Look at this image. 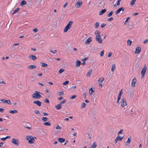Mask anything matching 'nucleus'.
<instances>
[{
    "label": "nucleus",
    "mask_w": 148,
    "mask_h": 148,
    "mask_svg": "<svg viewBox=\"0 0 148 148\" xmlns=\"http://www.w3.org/2000/svg\"><path fill=\"white\" fill-rule=\"evenodd\" d=\"M139 64H138V63H137L136 64V65L135 66V67L136 68H139Z\"/></svg>",
    "instance_id": "64"
},
{
    "label": "nucleus",
    "mask_w": 148,
    "mask_h": 148,
    "mask_svg": "<svg viewBox=\"0 0 148 148\" xmlns=\"http://www.w3.org/2000/svg\"><path fill=\"white\" fill-rule=\"evenodd\" d=\"M55 107L57 110H59L61 108L62 106L60 103H59L57 105L55 106Z\"/></svg>",
    "instance_id": "17"
},
{
    "label": "nucleus",
    "mask_w": 148,
    "mask_h": 148,
    "mask_svg": "<svg viewBox=\"0 0 148 148\" xmlns=\"http://www.w3.org/2000/svg\"><path fill=\"white\" fill-rule=\"evenodd\" d=\"M35 92L33 93L32 95V97L33 99H38L40 98L41 97V95L40 94L42 93L38 91H35Z\"/></svg>",
    "instance_id": "1"
},
{
    "label": "nucleus",
    "mask_w": 148,
    "mask_h": 148,
    "mask_svg": "<svg viewBox=\"0 0 148 148\" xmlns=\"http://www.w3.org/2000/svg\"><path fill=\"white\" fill-rule=\"evenodd\" d=\"M112 55V53L111 52H109L108 53V57H110Z\"/></svg>",
    "instance_id": "62"
},
{
    "label": "nucleus",
    "mask_w": 148,
    "mask_h": 148,
    "mask_svg": "<svg viewBox=\"0 0 148 148\" xmlns=\"http://www.w3.org/2000/svg\"><path fill=\"white\" fill-rule=\"evenodd\" d=\"M95 40L98 42L99 43H101L102 42V40L100 36H97L95 37Z\"/></svg>",
    "instance_id": "5"
},
{
    "label": "nucleus",
    "mask_w": 148,
    "mask_h": 148,
    "mask_svg": "<svg viewBox=\"0 0 148 148\" xmlns=\"http://www.w3.org/2000/svg\"><path fill=\"white\" fill-rule=\"evenodd\" d=\"M58 140L61 143H62L65 141V139L63 138H59Z\"/></svg>",
    "instance_id": "19"
},
{
    "label": "nucleus",
    "mask_w": 148,
    "mask_h": 148,
    "mask_svg": "<svg viewBox=\"0 0 148 148\" xmlns=\"http://www.w3.org/2000/svg\"><path fill=\"white\" fill-rule=\"evenodd\" d=\"M66 101V99H64L63 101H61L59 103L61 106L62 105L64 104Z\"/></svg>",
    "instance_id": "39"
},
{
    "label": "nucleus",
    "mask_w": 148,
    "mask_h": 148,
    "mask_svg": "<svg viewBox=\"0 0 148 148\" xmlns=\"http://www.w3.org/2000/svg\"><path fill=\"white\" fill-rule=\"evenodd\" d=\"M4 110V109L2 108H0V112H3Z\"/></svg>",
    "instance_id": "59"
},
{
    "label": "nucleus",
    "mask_w": 148,
    "mask_h": 148,
    "mask_svg": "<svg viewBox=\"0 0 148 148\" xmlns=\"http://www.w3.org/2000/svg\"><path fill=\"white\" fill-rule=\"evenodd\" d=\"M56 51H57V50H54V51H52V50H51L50 51V52H51L53 54H55V53L56 52Z\"/></svg>",
    "instance_id": "58"
},
{
    "label": "nucleus",
    "mask_w": 148,
    "mask_h": 148,
    "mask_svg": "<svg viewBox=\"0 0 148 148\" xmlns=\"http://www.w3.org/2000/svg\"><path fill=\"white\" fill-rule=\"evenodd\" d=\"M38 30L37 28H35L34 29L33 31L34 32H36L38 31Z\"/></svg>",
    "instance_id": "57"
},
{
    "label": "nucleus",
    "mask_w": 148,
    "mask_h": 148,
    "mask_svg": "<svg viewBox=\"0 0 148 148\" xmlns=\"http://www.w3.org/2000/svg\"><path fill=\"white\" fill-rule=\"evenodd\" d=\"M27 3L24 0H23L20 3V5L23 6Z\"/></svg>",
    "instance_id": "24"
},
{
    "label": "nucleus",
    "mask_w": 148,
    "mask_h": 148,
    "mask_svg": "<svg viewBox=\"0 0 148 148\" xmlns=\"http://www.w3.org/2000/svg\"><path fill=\"white\" fill-rule=\"evenodd\" d=\"M116 67V65L115 64H113L112 65V67L111 69V71L113 72L114 71Z\"/></svg>",
    "instance_id": "25"
},
{
    "label": "nucleus",
    "mask_w": 148,
    "mask_h": 148,
    "mask_svg": "<svg viewBox=\"0 0 148 148\" xmlns=\"http://www.w3.org/2000/svg\"><path fill=\"white\" fill-rule=\"evenodd\" d=\"M130 18V17H128L127 18L126 20H125L124 23V24L125 25H126L127 24L128 22V20Z\"/></svg>",
    "instance_id": "31"
},
{
    "label": "nucleus",
    "mask_w": 148,
    "mask_h": 148,
    "mask_svg": "<svg viewBox=\"0 0 148 148\" xmlns=\"http://www.w3.org/2000/svg\"><path fill=\"white\" fill-rule=\"evenodd\" d=\"M24 127L25 128H26L29 129L30 130H32V127H28V126H24Z\"/></svg>",
    "instance_id": "56"
},
{
    "label": "nucleus",
    "mask_w": 148,
    "mask_h": 148,
    "mask_svg": "<svg viewBox=\"0 0 148 148\" xmlns=\"http://www.w3.org/2000/svg\"><path fill=\"white\" fill-rule=\"evenodd\" d=\"M92 70L90 69V71L87 73V75L89 77H90V75L92 72Z\"/></svg>",
    "instance_id": "32"
},
{
    "label": "nucleus",
    "mask_w": 148,
    "mask_h": 148,
    "mask_svg": "<svg viewBox=\"0 0 148 148\" xmlns=\"http://www.w3.org/2000/svg\"><path fill=\"white\" fill-rule=\"evenodd\" d=\"M45 102L47 103H49V100L47 99H46L45 100Z\"/></svg>",
    "instance_id": "53"
},
{
    "label": "nucleus",
    "mask_w": 148,
    "mask_h": 148,
    "mask_svg": "<svg viewBox=\"0 0 148 148\" xmlns=\"http://www.w3.org/2000/svg\"><path fill=\"white\" fill-rule=\"evenodd\" d=\"M106 25V24L102 23L101 25V27L102 28H103Z\"/></svg>",
    "instance_id": "48"
},
{
    "label": "nucleus",
    "mask_w": 148,
    "mask_h": 148,
    "mask_svg": "<svg viewBox=\"0 0 148 148\" xmlns=\"http://www.w3.org/2000/svg\"><path fill=\"white\" fill-rule=\"evenodd\" d=\"M121 1V0H118L116 3L114 5V6L115 7L116 6L119 5H120V2Z\"/></svg>",
    "instance_id": "30"
},
{
    "label": "nucleus",
    "mask_w": 148,
    "mask_h": 148,
    "mask_svg": "<svg viewBox=\"0 0 148 148\" xmlns=\"http://www.w3.org/2000/svg\"><path fill=\"white\" fill-rule=\"evenodd\" d=\"M135 3V2L134 1H132L130 3V5L131 6L133 5Z\"/></svg>",
    "instance_id": "47"
},
{
    "label": "nucleus",
    "mask_w": 148,
    "mask_h": 148,
    "mask_svg": "<svg viewBox=\"0 0 148 148\" xmlns=\"http://www.w3.org/2000/svg\"><path fill=\"white\" fill-rule=\"evenodd\" d=\"M12 143L16 146H18L19 145V141L18 139L15 138H13L12 140Z\"/></svg>",
    "instance_id": "4"
},
{
    "label": "nucleus",
    "mask_w": 148,
    "mask_h": 148,
    "mask_svg": "<svg viewBox=\"0 0 148 148\" xmlns=\"http://www.w3.org/2000/svg\"><path fill=\"white\" fill-rule=\"evenodd\" d=\"M82 4V2L81 1H78L75 5V6L77 8H80Z\"/></svg>",
    "instance_id": "9"
},
{
    "label": "nucleus",
    "mask_w": 148,
    "mask_h": 148,
    "mask_svg": "<svg viewBox=\"0 0 148 148\" xmlns=\"http://www.w3.org/2000/svg\"><path fill=\"white\" fill-rule=\"evenodd\" d=\"M28 68L30 69H34L36 68V66L34 65H30L28 66Z\"/></svg>",
    "instance_id": "22"
},
{
    "label": "nucleus",
    "mask_w": 148,
    "mask_h": 148,
    "mask_svg": "<svg viewBox=\"0 0 148 148\" xmlns=\"http://www.w3.org/2000/svg\"><path fill=\"white\" fill-rule=\"evenodd\" d=\"M26 139L28 140V143L30 144H33L34 143V140L32 136H27L26 137Z\"/></svg>",
    "instance_id": "3"
},
{
    "label": "nucleus",
    "mask_w": 148,
    "mask_h": 148,
    "mask_svg": "<svg viewBox=\"0 0 148 148\" xmlns=\"http://www.w3.org/2000/svg\"><path fill=\"white\" fill-rule=\"evenodd\" d=\"M29 58L32 59L33 60H34L37 59V57L34 55H31L29 56Z\"/></svg>",
    "instance_id": "16"
},
{
    "label": "nucleus",
    "mask_w": 148,
    "mask_h": 148,
    "mask_svg": "<svg viewBox=\"0 0 148 148\" xmlns=\"http://www.w3.org/2000/svg\"><path fill=\"white\" fill-rule=\"evenodd\" d=\"M34 112L36 114H40L38 110H34Z\"/></svg>",
    "instance_id": "52"
},
{
    "label": "nucleus",
    "mask_w": 148,
    "mask_h": 148,
    "mask_svg": "<svg viewBox=\"0 0 148 148\" xmlns=\"http://www.w3.org/2000/svg\"><path fill=\"white\" fill-rule=\"evenodd\" d=\"M113 13V11H111L107 15V16L108 17H110L111 16Z\"/></svg>",
    "instance_id": "37"
},
{
    "label": "nucleus",
    "mask_w": 148,
    "mask_h": 148,
    "mask_svg": "<svg viewBox=\"0 0 148 148\" xmlns=\"http://www.w3.org/2000/svg\"><path fill=\"white\" fill-rule=\"evenodd\" d=\"M6 103L10 105L11 104V102L10 100H6Z\"/></svg>",
    "instance_id": "45"
},
{
    "label": "nucleus",
    "mask_w": 148,
    "mask_h": 148,
    "mask_svg": "<svg viewBox=\"0 0 148 148\" xmlns=\"http://www.w3.org/2000/svg\"><path fill=\"white\" fill-rule=\"evenodd\" d=\"M59 93L58 95L61 96L63 94H64V92L63 91H61L58 92Z\"/></svg>",
    "instance_id": "44"
},
{
    "label": "nucleus",
    "mask_w": 148,
    "mask_h": 148,
    "mask_svg": "<svg viewBox=\"0 0 148 148\" xmlns=\"http://www.w3.org/2000/svg\"><path fill=\"white\" fill-rule=\"evenodd\" d=\"M9 112L11 114H14L18 113V110H10L9 111Z\"/></svg>",
    "instance_id": "20"
},
{
    "label": "nucleus",
    "mask_w": 148,
    "mask_h": 148,
    "mask_svg": "<svg viewBox=\"0 0 148 148\" xmlns=\"http://www.w3.org/2000/svg\"><path fill=\"white\" fill-rule=\"evenodd\" d=\"M20 10V8H18L16 9H15L14 10L13 12L12 13V14L14 15V14Z\"/></svg>",
    "instance_id": "27"
},
{
    "label": "nucleus",
    "mask_w": 148,
    "mask_h": 148,
    "mask_svg": "<svg viewBox=\"0 0 148 148\" xmlns=\"http://www.w3.org/2000/svg\"><path fill=\"white\" fill-rule=\"evenodd\" d=\"M123 131V129L121 130H120V131L118 133V134H121L122 133Z\"/></svg>",
    "instance_id": "61"
},
{
    "label": "nucleus",
    "mask_w": 148,
    "mask_h": 148,
    "mask_svg": "<svg viewBox=\"0 0 148 148\" xmlns=\"http://www.w3.org/2000/svg\"><path fill=\"white\" fill-rule=\"evenodd\" d=\"M141 51V47H136L135 51V53L136 54H139Z\"/></svg>",
    "instance_id": "6"
},
{
    "label": "nucleus",
    "mask_w": 148,
    "mask_h": 148,
    "mask_svg": "<svg viewBox=\"0 0 148 148\" xmlns=\"http://www.w3.org/2000/svg\"><path fill=\"white\" fill-rule=\"evenodd\" d=\"M81 64V62L79 60H77L76 61L75 66L77 68L79 67Z\"/></svg>",
    "instance_id": "13"
},
{
    "label": "nucleus",
    "mask_w": 148,
    "mask_h": 148,
    "mask_svg": "<svg viewBox=\"0 0 148 148\" xmlns=\"http://www.w3.org/2000/svg\"><path fill=\"white\" fill-rule=\"evenodd\" d=\"M121 102V106L123 107H124L127 105L126 101L124 98H123L122 99Z\"/></svg>",
    "instance_id": "7"
},
{
    "label": "nucleus",
    "mask_w": 148,
    "mask_h": 148,
    "mask_svg": "<svg viewBox=\"0 0 148 148\" xmlns=\"http://www.w3.org/2000/svg\"><path fill=\"white\" fill-rule=\"evenodd\" d=\"M73 22L72 21H70L69 22L67 25H66L64 29V32H66L70 29L71 27V25L73 24Z\"/></svg>",
    "instance_id": "2"
},
{
    "label": "nucleus",
    "mask_w": 148,
    "mask_h": 148,
    "mask_svg": "<svg viewBox=\"0 0 148 148\" xmlns=\"http://www.w3.org/2000/svg\"><path fill=\"white\" fill-rule=\"evenodd\" d=\"M69 83V81L67 80V81H65L64 82H63V83L62 84L64 85H65L68 84Z\"/></svg>",
    "instance_id": "43"
},
{
    "label": "nucleus",
    "mask_w": 148,
    "mask_h": 148,
    "mask_svg": "<svg viewBox=\"0 0 148 148\" xmlns=\"http://www.w3.org/2000/svg\"><path fill=\"white\" fill-rule=\"evenodd\" d=\"M92 37H90L88 38L87 41L85 43V44H89L91 41H92Z\"/></svg>",
    "instance_id": "15"
},
{
    "label": "nucleus",
    "mask_w": 148,
    "mask_h": 148,
    "mask_svg": "<svg viewBox=\"0 0 148 148\" xmlns=\"http://www.w3.org/2000/svg\"><path fill=\"white\" fill-rule=\"evenodd\" d=\"M62 127H60L59 126L57 125L56 127V129H61Z\"/></svg>",
    "instance_id": "46"
},
{
    "label": "nucleus",
    "mask_w": 148,
    "mask_h": 148,
    "mask_svg": "<svg viewBox=\"0 0 148 148\" xmlns=\"http://www.w3.org/2000/svg\"><path fill=\"white\" fill-rule=\"evenodd\" d=\"M99 25V23L98 22H97L95 24V29H97Z\"/></svg>",
    "instance_id": "35"
},
{
    "label": "nucleus",
    "mask_w": 148,
    "mask_h": 148,
    "mask_svg": "<svg viewBox=\"0 0 148 148\" xmlns=\"http://www.w3.org/2000/svg\"><path fill=\"white\" fill-rule=\"evenodd\" d=\"M104 79L103 78H100L98 80L99 83H101L104 80Z\"/></svg>",
    "instance_id": "40"
},
{
    "label": "nucleus",
    "mask_w": 148,
    "mask_h": 148,
    "mask_svg": "<svg viewBox=\"0 0 148 148\" xmlns=\"http://www.w3.org/2000/svg\"><path fill=\"white\" fill-rule=\"evenodd\" d=\"M65 71V70L63 69V68H62L60 69L59 71V74L62 73L63 72Z\"/></svg>",
    "instance_id": "36"
},
{
    "label": "nucleus",
    "mask_w": 148,
    "mask_h": 148,
    "mask_svg": "<svg viewBox=\"0 0 148 148\" xmlns=\"http://www.w3.org/2000/svg\"><path fill=\"white\" fill-rule=\"evenodd\" d=\"M117 137L118 138V140H119L120 141H121L123 139V136L122 137L120 136L119 135Z\"/></svg>",
    "instance_id": "34"
},
{
    "label": "nucleus",
    "mask_w": 148,
    "mask_h": 148,
    "mask_svg": "<svg viewBox=\"0 0 148 148\" xmlns=\"http://www.w3.org/2000/svg\"><path fill=\"white\" fill-rule=\"evenodd\" d=\"M123 92L122 91V89L120 91V92L118 95H119V96H121V95H122L123 94Z\"/></svg>",
    "instance_id": "51"
},
{
    "label": "nucleus",
    "mask_w": 148,
    "mask_h": 148,
    "mask_svg": "<svg viewBox=\"0 0 148 148\" xmlns=\"http://www.w3.org/2000/svg\"><path fill=\"white\" fill-rule=\"evenodd\" d=\"M104 51L103 50V51H102L101 52V53H100V56L101 57L104 54Z\"/></svg>",
    "instance_id": "49"
},
{
    "label": "nucleus",
    "mask_w": 148,
    "mask_h": 148,
    "mask_svg": "<svg viewBox=\"0 0 148 148\" xmlns=\"http://www.w3.org/2000/svg\"><path fill=\"white\" fill-rule=\"evenodd\" d=\"M42 121L44 122H45L47 121L48 119L46 117H43L42 118Z\"/></svg>",
    "instance_id": "38"
},
{
    "label": "nucleus",
    "mask_w": 148,
    "mask_h": 148,
    "mask_svg": "<svg viewBox=\"0 0 148 148\" xmlns=\"http://www.w3.org/2000/svg\"><path fill=\"white\" fill-rule=\"evenodd\" d=\"M106 11V9L102 10L100 12L99 15H101L105 12Z\"/></svg>",
    "instance_id": "21"
},
{
    "label": "nucleus",
    "mask_w": 148,
    "mask_h": 148,
    "mask_svg": "<svg viewBox=\"0 0 148 148\" xmlns=\"http://www.w3.org/2000/svg\"><path fill=\"white\" fill-rule=\"evenodd\" d=\"M34 103L37 105L38 106H40L42 104V102L39 101H34L33 102Z\"/></svg>",
    "instance_id": "12"
},
{
    "label": "nucleus",
    "mask_w": 148,
    "mask_h": 148,
    "mask_svg": "<svg viewBox=\"0 0 148 148\" xmlns=\"http://www.w3.org/2000/svg\"><path fill=\"white\" fill-rule=\"evenodd\" d=\"M0 101L3 103H5L6 102V100L4 99H1Z\"/></svg>",
    "instance_id": "55"
},
{
    "label": "nucleus",
    "mask_w": 148,
    "mask_h": 148,
    "mask_svg": "<svg viewBox=\"0 0 148 148\" xmlns=\"http://www.w3.org/2000/svg\"><path fill=\"white\" fill-rule=\"evenodd\" d=\"M127 45L130 46L131 45L132 41L130 39H129L127 41Z\"/></svg>",
    "instance_id": "33"
},
{
    "label": "nucleus",
    "mask_w": 148,
    "mask_h": 148,
    "mask_svg": "<svg viewBox=\"0 0 148 148\" xmlns=\"http://www.w3.org/2000/svg\"><path fill=\"white\" fill-rule=\"evenodd\" d=\"M1 139L3 141H5L6 140V139L5 137H3L1 138Z\"/></svg>",
    "instance_id": "63"
},
{
    "label": "nucleus",
    "mask_w": 148,
    "mask_h": 148,
    "mask_svg": "<svg viewBox=\"0 0 148 148\" xmlns=\"http://www.w3.org/2000/svg\"><path fill=\"white\" fill-rule=\"evenodd\" d=\"M94 92V91L93 90L92 88H91L89 90V93L90 95H92V93Z\"/></svg>",
    "instance_id": "28"
},
{
    "label": "nucleus",
    "mask_w": 148,
    "mask_h": 148,
    "mask_svg": "<svg viewBox=\"0 0 148 148\" xmlns=\"http://www.w3.org/2000/svg\"><path fill=\"white\" fill-rule=\"evenodd\" d=\"M41 63L42 67H47V64L46 63L43 62H41Z\"/></svg>",
    "instance_id": "42"
},
{
    "label": "nucleus",
    "mask_w": 148,
    "mask_h": 148,
    "mask_svg": "<svg viewBox=\"0 0 148 148\" xmlns=\"http://www.w3.org/2000/svg\"><path fill=\"white\" fill-rule=\"evenodd\" d=\"M58 100L59 101L63 99V97H60L58 98Z\"/></svg>",
    "instance_id": "60"
},
{
    "label": "nucleus",
    "mask_w": 148,
    "mask_h": 148,
    "mask_svg": "<svg viewBox=\"0 0 148 148\" xmlns=\"http://www.w3.org/2000/svg\"><path fill=\"white\" fill-rule=\"evenodd\" d=\"M100 32L98 30H97L95 32V35L96 36H100Z\"/></svg>",
    "instance_id": "23"
},
{
    "label": "nucleus",
    "mask_w": 148,
    "mask_h": 148,
    "mask_svg": "<svg viewBox=\"0 0 148 148\" xmlns=\"http://www.w3.org/2000/svg\"><path fill=\"white\" fill-rule=\"evenodd\" d=\"M76 97V95H73L70 97V99H73L75 98Z\"/></svg>",
    "instance_id": "50"
},
{
    "label": "nucleus",
    "mask_w": 148,
    "mask_h": 148,
    "mask_svg": "<svg viewBox=\"0 0 148 148\" xmlns=\"http://www.w3.org/2000/svg\"><path fill=\"white\" fill-rule=\"evenodd\" d=\"M97 146L96 144V143L95 142H94L92 145L90 147V148H96V147Z\"/></svg>",
    "instance_id": "26"
},
{
    "label": "nucleus",
    "mask_w": 148,
    "mask_h": 148,
    "mask_svg": "<svg viewBox=\"0 0 148 148\" xmlns=\"http://www.w3.org/2000/svg\"><path fill=\"white\" fill-rule=\"evenodd\" d=\"M86 104L85 103H83L82 104L81 106V108H84L86 106Z\"/></svg>",
    "instance_id": "41"
},
{
    "label": "nucleus",
    "mask_w": 148,
    "mask_h": 148,
    "mask_svg": "<svg viewBox=\"0 0 148 148\" xmlns=\"http://www.w3.org/2000/svg\"><path fill=\"white\" fill-rule=\"evenodd\" d=\"M43 124L46 126H51V123L49 122H45Z\"/></svg>",
    "instance_id": "29"
},
{
    "label": "nucleus",
    "mask_w": 148,
    "mask_h": 148,
    "mask_svg": "<svg viewBox=\"0 0 148 148\" xmlns=\"http://www.w3.org/2000/svg\"><path fill=\"white\" fill-rule=\"evenodd\" d=\"M136 82V80L135 78L133 79L132 81L131 85L132 86L134 87L135 86V84Z\"/></svg>",
    "instance_id": "11"
},
{
    "label": "nucleus",
    "mask_w": 148,
    "mask_h": 148,
    "mask_svg": "<svg viewBox=\"0 0 148 148\" xmlns=\"http://www.w3.org/2000/svg\"><path fill=\"white\" fill-rule=\"evenodd\" d=\"M125 10L124 8L123 7H121L118 9L116 12L115 14H117L119 13L121 11H123Z\"/></svg>",
    "instance_id": "8"
},
{
    "label": "nucleus",
    "mask_w": 148,
    "mask_h": 148,
    "mask_svg": "<svg viewBox=\"0 0 148 148\" xmlns=\"http://www.w3.org/2000/svg\"><path fill=\"white\" fill-rule=\"evenodd\" d=\"M146 70H147L146 67L144 66L143 68V69H142L141 71V74H145L146 73Z\"/></svg>",
    "instance_id": "14"
},
{
    "label": "nucleus",
    "mask_w": 148,
    "mask_h": 148,
    "mask_svg": "<svg viewBox=\"0 0 148 148\" xmlns=\"http://www.w3.org/2000/svg\"><path fill=\"white\" fill-rule=\"evenodd\" d=\"M105 5V2L103 1H101L99 5V7H104Z\"/></svg>",
    "instance_id": "18"
},
{
    "label": "nucleus",
    "mask_w": 148,
    "mask_h": 148,
    "mask_svg": "<svg viewBox=\"0 0 148 148\" xmlns=\"http://www.w3.org/2000/svg\"><path fill=\"white\" fill-rule=\"evenodd\" d=\"M132 138L131 136H129L127 139V140L126 141L125 143V145L126 146H127L130 143L131 141Z\"/></svg>",
    "instance_id": "10"
},
{
    "label": "nucleus",
    "mask_w": 148,
    "mask_h": 148,
    "mask_svg": "<svg viewBox=\"0 0 148 148\" xmlns=\"http://www.w3.org/2000/svg\"><path fill=\"white\" fill-rule=\"evenodd\" d=\"M113 20V18L112 17H111L108 19L107 21H111Z\"/></svg>",
    "instance_id": "54"
}]
</instances>
